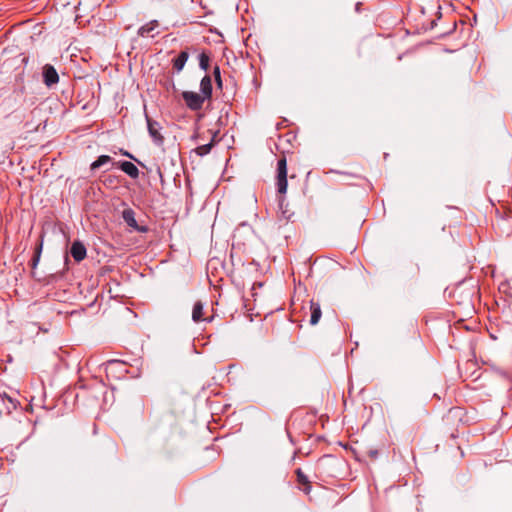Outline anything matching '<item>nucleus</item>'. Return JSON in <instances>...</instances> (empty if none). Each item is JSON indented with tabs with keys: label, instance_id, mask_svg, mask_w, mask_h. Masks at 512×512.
I'll return each mask as SVG.
<instances>
[{
	"label": "nucleus",
	"instance_id": "obj_9",
	"mask_svg": "<svg viewBox=\"0 0 512 512\" xmlns=\"http://www.w3.org/2000/svg\"><path fill=\"white\" fill-rule=\"evenodd\" d=\"M203 310L204 305L201 301L195 302L192 310V320L194 322H200V321H207L211 322L213 320V317L210 318H203Z\"/></svg>",
	"mask_w": 512,
	"mask_h": 512
},
{
	"label": "nucleus",
	"instance_id": "obj_21",
	"mask_svg": "<svg viewBox=\"0 0 512 512\" xmlns=\"http://www.w3.org/2000/svg\"><path fill=\"white\" fill-rule=\"evenodd\" d=\"M359 5H360V3H358V4L356 5V10H357V11L359 10Z\"/></svg>",
	"mask_w": 512,
	"mask_h": 512
},
{
	"label": "nucleus",
	"instance_id": "obj_4",
	"mask_svg": "<svg viewBox=\"0 0 512 512\" xmlns=\"http://www.w3.org/2000/svg\"><path fill=\"white\" fill-rule=\"evenodd\" d=\"M122 218L125 223L134 231L145 233L148 228L143 225H139L135 219V212L131 208L124 209L122 212Z\"/></svg>",
	"mask_w": 512,
	"mask_h": 512
},
{
	"label": "nucleus",
	"instance_id": "obj_17",
	"mask_svg": "<svg viewBox=\"0 0 512 512\" xmlns=\"http://www.w3.org/2000/svg\"><path fill=\"white\" fill-rule=\"evenodd\" d=\"M42 248H43V243L42 241L37 245L36 249H35V253H34V256L31 260L32 262V267L35 268L39 261H40V257H41V252H42Z\"/></svg>",
	"mask_w": 512,
	"mask_h": 512
},
{
	"label": "nucleus",
	"instance_id": "obj_11",
	"mask_svg": "<svg viewBox=\"0 0 512 512\" xmlns=\"http://www.w3.org/2000/svg\"><path fill=\"white\" fill-rule=\"evenodd\" d=\"M297 482L303 486L302 490L305 494H309L312 487L309 478L304 474V472L298 468L295 471Z\"/></svg>",
	"mask_w": 512,
	"mask_h": 512
},
{
	"label": "nucleus",
	"instance_id": "obj_15",
	"mask_svg": "<svg viewBox=\"0 0 512 512\" xmlns=\"http://www.w3.org/2000/svg\"><path fill=\"white\" fill-rule=\"evenodd\" d=\"M214 146V139H212L209 143L198 146L195 149V152L198 156H205L210 153L212 147Z\"/></svg>",
	"mask_w": 512,
	"mask_h": 512
},
{
	"label": "nucleus",
	"instance_id": "obj_18",
	"mask_svg": "<svg viewBox=\"0 0 512 512\" xmlns=\"http://www.w3.org/2000/svg\"><path fill=\"white\" fill-rule=\"evenodd\" d=\"M213 75L218 88H222V79L219 66H215L213 69Z\"/></svg>",
	"mask_w": 512,
	"mask_h": 512
},
{
	"label": "nucleus",
	"instance_id": "obj_10",
	"mask_svg": "<svg viewBox=\"0 0 512 512\" xmlns=\"http://www.w3.org/2000/svg\"><path fill=\"white\" fill-rule=\"evenodd\" d=\"M200 92L205 100L210 99L212 95V81L209 75H205L200 82Z\"/></svg>",
	"mask_w": 512,
	"mask_h": 512
},
{
	"label": "nucleus",
	"instance_id": "obj_6",
	"mask_svg": "<svg viewBox=\"0 0 512 512\" xmlns=\"http://www.w3.org/2000/svg\"><path fill=\"white\" fill-rule=\"evenodd\" d=\"M70 254L76 262H81L87 255L85 245L79 240L74 241L70 248Z\"/></svg>",
	"mask_w": 512,
	"mask_h": 512
},
{
	"label": "nucleus",
	"instance_id": "obj_2",
	"mask_svg": "<svg viewBox=\"0 0 512 512\" xmlns=\"http://www.w3.org/2000/svg\"><path fill=\"white\" fill-rule=\"evenodd\" d=\"M182 98L187 107L193 111L200 110L205 102V98L201 94L193 91H184L182 93Z\"/></svg>",
	"mask_w": 512,
	"mask_h": 512
},
{
	"label": "nucleus",
	"instance_id": "obj_12",
	"mask_svg": "<svg viewBox=\"0 0 512 512\" xmlns=\"http://www.w3.org/2000/svg\"><path fill=\"white\" fill-rule=\"evenodd\" d=\"M310 312H311L310 324L316 325L319 322L321 315H322L320 304L317 302L311 301L310 302Z\"/></svg>",
	"mask_w": 512,
	"mask_h": 512
},
{
	"label": "nucleus",
	"instance_id": "obj_8",
	"mask_svg": "<svg viewBox=\"0 0 512 512\" xmlns=\"http://www.w3.org/2000/svg\"><path fill=\"white\" fill-rule=\"evenodd\" d=\"M119 168L132 179H137L139 177V169L130 161L120 162Z\"/></svg>",
	"mask_w": 512,
	"mask_h": 512
},
{
	"label": "nucleus",
	"instance_id": "obj_13",
	"mask_svg": "<svg viewBox=\"0 0 512 512\" xmlns=\"http://www.w3.org/2000/svg\"><path fill=\"white\" fill-rule=\"evenodd\" d=\"M189 58V54L187 51H181L178 56L173 60V68L180 72L183 70L187 60Z\"/></svg>",
	"mask_w": 512,
	"mask_h": 512
},
{
	"label": "nucleus",
	"instance_id": "obj_14",
	"mask_svg": "<svg viewBox=\"0 0 512 512\" xmlns=\"http://www.w3.org/2000/svg\"><path fill=\"white\" fill-rule=\"evenodd\" d=\"M112 161V158L108 155H101L99 156L94 162H92L90 168L91 170H97L98 168H100L101 166L109 163Z\"/></svg>",
	"mask_w": 512,
	"mask_h": 512
},
{
	"label": "nucleus",
	"instance_id": "obj_5",
	"mask_svg": "<svg viewBox=\"0 0 512 512\" xmlns=\"http://www.w3.org/2000/svg\"><path fill=\"white\" fill-rule=\"evenodd\" d=\"M43 81H44L45 85L48 87H52L53 85L58 83L59 75H58L56 69L54 68V66H52L50 64H46L43 67Z\"/></svg>",
	"mask_w": 512,
	"mask_h": 512
},
{
	"label": "nucleus",
	"instance_id": "obj_1",
	"mask_svg": "<svg viewBox=\"0 0 512 512\" xmlns=\"http://www.w3.org/2000/svg\"><path fill=\"white\" fill-rule=\"evenodd\" d=\"M287 186V161L285 157H281L277 161L276 187L278 193L285 194Z\"/></svg>",
	"mask_w": 512,
	"mask_h": 512
},
{
	"label": "nucleus",
	"instance_id": "obj_19",
	"mask_svg": "<svg viewBox=\"0 0 512 512\" xmlns=\"http://www.w3.org/2000/svg\"><path fill=\"white\" fill-rule=\"evenodd\" d=\"M122 155L130 158V159H133L134 161H136L139 165L141 166H144L142 162H140L138 159H136L132 154H130L129 152L127 151H122Z\"/></svg>",
	"mask_w": 512,
	"mask_h": 512
},
{
	"label": "nucleus",
	"instance_id": "obj_3",
	"mask_svg": "<svg viewBox=\"0 0 512 512\" xmlns=\"http://www.w3.org/2000/svg\"><path fill=\"white\" fill-rule=\"evenodd\" d=\"M146 122H147V129L150 137L152 138L153 142L157 146H161L164 143V137L161 134V125L150 118L147 114H145Z\"/></svg>",
	"mask_w": 512,
	"mask_h": 512
},
{
	"label": "nucleus",
	"instance_id": "obj_20",
	"mask_svg": "<svg viewBox=\"0 0 512 512\" xmlns=\"http://www.w3.org/2000/svg\"><path fill=\"white\" fill-rule=\"evenodd\" d=\"M7 399H8V401H9V403L11 404V406H12L13 408H16V402H15L12 398H10V397H8Z\"/></svg>",
	"mask_w": 512,
	"mask_h": 512
},
{
	"label": "nucleus",
	"instance_id": "obj_7",
	"mask_svg": "<svg viewBox=\"0 0 512 512\" xmlns=\"http://www.w3.org/2000/svg\"><path fill=\"white\" fill-rule=\"evenodd\" d=\"M158 26V21L152 20L138 29V35L141 37H154L156 34H158L157 32L155 33V30L158 28Z\"/></svg>",
	"mask_w": 512,
	"mask_h": 512
},
{
	"label": "nucleus",
	"instance_id": "obj_16",
	"mask_svg": "<svg viewBox=\"0 0 512 512\" xmlns=\"http://www.w3.org/2000/svg\"><path fill=\"white\" fill-rule=\"evenodd\" d=\"M198 60H199V67L202 70L207 71L209 68V61H210L209 56L205 52H202L201 54H199Z\"/></svg>",
	"mask_w": 512,
	"mask_h": 512
}]
</instances>
